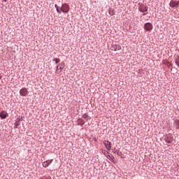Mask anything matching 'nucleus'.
<instances>
[{"label": "nucleus", "instance_id": "obj_1", "mask_svg": "<svg viewBox=\"0 0 179 179\" xmlns=\"http://www.w3.org/2000/svg\"><path fill=\"white\" fill-rule=\"evenodd\" d=\"M55 8L57 12V13H68L69 10H71V7L69 6V4L64 3L62 5L61 7L58 6V5L55 4Z\"/></svg>", "mask_w": 179, "mask_h": 179}, {"label": "nucleus", "instance_id": "obj_2", "mask_svg": "<svg viewBox=\"0 0 179 179\" xmlns=\"http://www.w3.org/2000/svg\"><path fill=\"white\" fill-rule=\"evenodd\" d=\"M138 10L143 13L142 16H145V15H148V6L143 3L139 4Z\"/></svg>", "mask_w": 179, "mask_h": 179}, {"label": "nucleus", "instance_id": "obj_3", "mask_svg": "<svg viewBox=\"0 0 179 179\" xmlns=\"http://www.w3.org/2000/svg\"><path fill=\"white\" fill-rule=\"evenodd\" d=\"M174 140V137H173V134H168L164 136V141L166 143H173V141Z\"/></svg>", "mask_w": 179, "mask_h": 179}, {"label": "nucleus", "instance_id": "obj_4", "mask_svg": "<svg viewBox=\"0 0 179 179\" xmlns=\"http://www.w3.org/2000/svg\"><path fill=\"white\" fill-rule=\"evenodd\" d=\"M144 30L146 31H152L153 30V24L150 22H146L144 24Z\"/></svg>", "mask_w": 179, "mask_h": 179}, {"label": "nucleus", "instance_id": "obj_5", "mask_svg": "<svg viewBox=\"0 0 179 179\" xmlns=\"http://www.w3.org/2000/svg\"><path fill=\"white\" fill-rule=\"evenodd\" d=\"M20 96H22V97H26L27 94H29V91L27 90V88L23 87L20 90Z\"/></svg>", "mask_w": 179, "mask_h": 179}, {"label": "nucleus", "instance_id": "obj_6", "mask_svg": "<svg viewBox=\"0 0 179 179\" xmlns=\"http://www.w3.org/2000/svg\"><path fill=\"white\" fill-rule=\"evenodd\" d=\"M170 8H178L179 1L171 0L169 3Z\"/></svg>", "mask_w": 179, "mask_h": 179}, {"label": "nucleus", "instance_id": "obj_7", "mask_svg": "<svg viewBox=\"0 0 179 179\" xmlns=\"http://www.w3.org/2000/svg\"><path fill=\"white\" fill-rule=\"evenodd\" d=\"M8 117H9V114L6 110H2L0 113V118L1 120H6V118H8Z\"/></svg>", "mask_w": 179, "mask_h": 179}, {"label": "nucleus", "instance_id": "obj_8", "mask_svg": "<svg viewBox=\"0 0 179 179\" xmlns=\"http://www.w3.org/2000/svg\"><path fill=\"white\" fill-rule=\"evenodd\" d=\"M20 121H23V117H17L16 120V122L14 124V128L15 129H17L20 125Z\"/></svg>", "mask_w": 179, "mask_h": 179}, {"label": "nucleus", "instance_id": "obj_9", "mask_svg": "<svg viewBox=\"0 0 179 179\" xmlns=\"http://www.w3.org/2000/svg\"><path fill=\"white\" fill-rule=\"evenodd\" d=\"M53 162H54V159L46 160L44 162H43L42 166L45 169H47V167H48V166H50V164H51V163H52Z\"/></svg>", "mask_w": 179, "mask_h": 179}, {"label": "nucleus", "instance_id": "obj_10", "mask_svg": "<svg viewBox=\"0 0 179 179\" xmlns=\"http://www.w3.org/2000/svg\"><path fill=\"white\" fill-rule=\"evenodd\" d=\"M103 145L108 150H111V142L105 140L103 141Z\"/></svg>", "mask_w": 179, "mask_h": 179}, {"label": "nucleus", "instance_id": "obj_11", "mask_svg": "<svg viewBox=\"0 0 179 179\" xmlns=\"http://www.w3.org/2000/svg\"><path fill=\"white\" fill-rule=\"evenodd\" d=\"M111 48L112 51H120V50H121V45L115 44L112 45Z\"/></svg>", "mask_w": 179, "mask_h": 179}, {"label": "nucleus", "instance_id": "obj_12", "mask_svg": "<svg viewBox=\"0 0 179 179\" xmlns=\"http://www.w3.org/2000/svg\"><path fill=\"white\" fill-rule=\"evenodd\" d=\"M64 68H65V62H62L60 64V66H57L56 71H58V69H59V71H62V69H64Z\"/></svg>", "mask_w": 179, "mask_h": 179}, {"label": "nucleus", "instance_id": "obj_13", "mask_svg": "<svg viewBox=\"0 0 179 179\" xmlns=\"http://www.w3.org/2000/svg\"><path fill=\"white\" fill-rule=\"evenodd\" d=\"M107 159H108L109 160L112 161V163H114V164H115V163H117V161H115V158L114 157V156H110L109 155H108L106 156Z\"/></svg>", "mask_w": 179, "mask_h": 179}, {"label": "nucleus", "instance_id": "obj_14", "mask_svg": "<svg viewBox=\"0 0 179 179\" xmlns=\"http://www.w3.org/2000/svg\"><path fill=\"white\" fill-rule=\"evenodd\" d=\"M83 118H84L85 121H90V120L92 119V117H90V116L87 113L83 114Z\"/></svg>", "mask_w": 179, "mask_h": 179}, {"label": "nucleus", "instance_id": "obj_15", "mask_svg": "<svg viewBox=\"0 0 179 179\" xmlns=\"http://www.w3.org/2000/svg\"><path fill=\"white\" fill-rule=\"evenodd\" d=\"M113 153H116L117 156H120L121 159H124V157H122V152L120 151V150H115V151H113Z\"/></svg>", "mask_w": 179, "mask_h": 179}, {"label": "nucleus", "instance_id": "obj_16", "mask_svg": "<svg viewBox=\"0 0 179 179\" xmlns=\"http://www.w3.org/2000/svg\"><path fill=\"white\" fill-rule=\"evenodd\" d=\"M173 125H175L176 129H179V120H174Z\"/></svg>", "mask_w": 179, "mask_h": 179}, {"label": "nucleus", "instance_id": "obj_17", "mask_svg": "<svg viewBox=\"0 0 179 179\" xmlns=\"http://www.w3.org/2000/svg\"><path fill=\"white\" fill-rule=\"evenodd\" d=\"M108 13L110 16H114V14L115 13L114 9L113 8H109Z\"/></svg>", "mask_w": 179, "mask_h": 179}, {"label": "nucleus", "instance_id": "obj_18", "mask_svg": "<svg viewBox=\"0 0 179 179\" xmlns=\"http://www.w3.org/2000/svg\"><path fill=\"white\" fill-rule=\"evenodd\" d=\"M175 64L179 67V56H176L175 58Z\"/></svg>", "mask_w": 179, "mask_h": 179}, {"label": "nucleus", "instance_id": "obj_19", "mask_svg": "<svg viewBox=\"0 0 179 179\" xmlns=\"http://www.w3.org/2000/svg\"><path fill=\"white\" fill-rule=\"evenodd\" d=\"M60 61H61V59H59V58H54L53 59H52V62H55V64H59V62H60Z\"/></svg>", "mask_w": 179, "mask_h": 179}, {"label": "nucleus", "instance_id": "obj_20", "mask_svg": "<svg viewBox=\"0 0 179 179\" xmlns=\"http://www.w3.org/2000/svg\"><path fill=\"white\" fill-rule=\"evenodd\" d=\"M102 153L105 156H108L107 155H108V152L107 150H102Z\"/></svg>", "mask_w": 179, "mask_h": 179}, {"label": "nucleus", "instance_id": "obj_21", "mask_svg": "<svg viewBox=\"0 0 179 179\" xmlns=\"http://www.w3.org/2000/svg\"><path fill=\"white\" fill-rule=\"evenodd\" d=\"M78 125H80V127H83V125H85V122L79 123Z\"/></svg>", "mask_w": 179, "mask_h": 179}, {"label": "nucleus", "instance_id": "obj_22", "mask_svg": "<svg viewBox=\"0 0 179 179\" xmlns=\"http://www.w3.org/2000/svg\"><path fill=\"white\" fill-rule=\"evenodd\" d=\"M78 121H80L81 122H83V120H82V119H80V118H79V119L78 120Z\"/></svg>", "mask_w": 179, "mask_h": 179}, {"label": "nucleus", "instance_id": "obj_23", "mask_svg": "<svg viewBox=\"0 0 179 179\" xmlns=\"http://www.w3.org/2000/svg\"><path fill=\"white\" fill-rule=\"evenodd\" d=\"M3 1V2H6V0H2Z\"/></svg>", "mask_w": 179, "mask_h": 179}, {"label": "nucleus", "instance_id": "obj_24", "mask_svg": "<svg viewBox=\"0 0 179 179\" xmlns=\"http://www.w3.org/2000/svg\"><path fill=\"white\" fill-rule=\"evenodd\" d=\"M106 162H108V163H110V162H108V160H106Z\"/></svg>", "mask_w": 179, "mask_h": 179}, {"label": "nucleus", "instance_id": "obj_25", "mask_svg": "<svg viewBox=\"0 0 179 179\" xmlns=\"http://www.w3.org/2000/svg\"><path fill=\"white\" fill-rule=\"evenodd\" d=\"M106 162H108V163H110V162H108V160H106Z\"/></svg>", "mask_w": 179, "mask_h": 179}, {"label": "nucleus", "instance_id": "obj_26", "mask_svg": "<svg viewBox=\"0 0 179 179\" xmlns=\"http://www.w3.org/2000/svg\"><path fill=\"white\" fill-rule=\"evenodd\" d=\"M106 162H108V163H110V162H108V160H106Z\"/></svg>", "mask_w": 179, "mask_h": 179}]
</instances>
